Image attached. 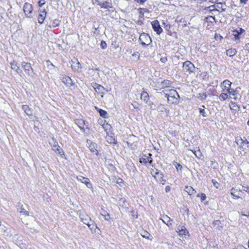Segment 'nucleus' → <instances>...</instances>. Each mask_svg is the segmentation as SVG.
Segmentation results:
<instances>
[{"label": "nucleus", "instance_id": "1", "mask_svg": "<svg viewBox=\"0 0 249 249\" xmlns=\"http://www.w3.org/2000/svg\"><path fill=\"white\" fill-rule=\"evenodd\" d=\"M79 217L84 224H86L92 232H95L97 228L94 221L84 212H80Z\"/></svg>", "mask_w": 249, "mask_h": 249}, {"label": "nucleus", "instance_id": "2", "mask_svg": "<svg viewBox=\"0 0 249 249\" xmlns=\"http://www.w3.org/2000/svg\"><path fill=\"white\" fill-rule=\"evenodd\" d=\"M165 97L170 104H178L179 102V95L175 89H170L166 90Z\"/></svg>", "mask_w": 249, "mask_h": 249}, {"label": "nucleus", "instance_id": "3", "mask_svg": "<svg viewBox=\"0 0 249 249\" xmlns=\"http://www.w3.org/2000/svg\"><path fill=\"white\" fill-rule=\"evenodd\" d=\"M139 39L141 41L142 45L143 46H147L152 42L150 36L145 33H143L140 35Z\"/></svg>", "mask_w": 249, "mask_h": 249}, {"label": "nucleus", "instance_id": "4", "mask_svg": "<svg viewBox=\"0 0 249 249\" xmlns=\"http://www.w3.org/2000/svg\"><path fill=\"white\" fill-rule=\"evenodd\" d=\"M152 174L158 182L162 185L165 183L166 180L163 178L164 176L161 172L156 169L155 171H153Z\"/></svg>", "mask_w": 249, "mask_h": 249}, {"label": "nucleus", "instance_id": "5", "mask_svg": "<svg viewBox=\"0 0 249 249\" xmlns=\"http://www.w3.org/2000/svg\"><path fill=\"white\" fill-rule=\"evenodd\" d=\"M21 66L23 68L24 71L27 74L31 76H33L34 73L30 63L26 62H22L21 63Z\"/></svg>", "mask_w": 249, "mask_h": 249}, {"label": "nucleus", "instance_id": "6", "mask_svg": "<svg viewBox=\"0 0 249 249\" xmlns=\"http://www.w3.org/2000/svg\"><path fill=\"white\" fill-rule=\"evenodd\" d=\"M183 68L184 71L189 73L193 72L195 69L194 64L190 61H186L183 63Z\"/></svg>", "mask_w": 249, "mask_h": 249}, {"label": "nucleus", "instance_id": "7", "mask_svg": "<svg viewBox=\"0 0 249 249\" xmlns=\"http://www.w3.org/2000/svg\"><path fill=\"white\" fill-rule=\"evenodd\" d=\"M71 67L74 71L80 72L82 71L81 65L77 59L71 60Z\"/></svg>", "mask_w": 249, "mask_h": 249}, {"label": "nucleus", "instance_id": "8", "mask_svg": "<svg viewBox=\"0 0 249 249\" xmlns=\"http://www.w3.org/2000/svg\"><path fill=\"white\" fill-rule=\"evenodd\" d=\"M152 28L157 34L160 35L162 32V29L160 27L159 22L158 20H155L151 22Z\"/></svg>", "mask_w": 249, "mask_h": 249}, {"label": "nucleus", "instance_id": "9", "mask_svg": "<svg viewBox=\"0 0 249 249\" xmlns=\"http://www.w3.org/2000/svg\"><path fill=\"white\" fill-rule=\"evenodd\" d=\"M52 149L57 154L60 155L61 157L64 155V152L63 149L59 146L58 142H54L52 145Z\"/></svg>", "mask_w": 249, "mask_h": 249}, {"label": "nucleus", "instance_id": "10", "mask_svg": "<svg viewBox=\"0 0 249 249\" xmlns=\"http://www.w3.org/2000/svg\"><path fill=\"white\" fill-rule=\"evenodd\" d=\"M231 83L228 80H224L220 85L221 88L222 89V91L227 92L231 89Z\"/></svg>", "mask_w": 249, "mask_h": 249}, {"label": "nucleus", "instance_id": "11", "mask_svg": "<svg viewBox=\"0 0 249 249\" xmlns=\"http://www.w3.org/2000/svg\"><path fill=\"white\" fill-rule=\"evenodd\" d=\"M23 11L26 16L30 18V15L32 14L33 11L32 5L29 3L26 2L23 6Z\"/></svg>", "mask_w": 249, "mask_h": 249}, {"label": "nucleus", "instance_id": "12", "mask_svg": "<svg viewBox=\"0 0 249 249\" xmlns=\"http://www.w3.org/2000/svg\"><path fill=\"white\" fill-rule=\"evenodd\" d=\"M11 68L13 70L15 71L19 74H21L22 73V71L20 69L19 67L18 66V64L17 62L15 60L12 61L10 63Z\"/></svg>", "mask_w": 249, "mask_h": 249}, {"label": "nucleus", "instance_id": "13", "mask_svg": "<svg viewBox=\"0 0 249 249\" xmlns=\"http://www.w3.org/2000/svg\"><path fill=\"white\" fill-rule=\"evenodd\" d=\"M77 178L78 180L80 181L83 183L85 184L88 188H92V185L90 183L89 179L88 178L80 176L77 177Z\"/></svg>", "mask_w": 249, "mask_h": 249}, {"label": "nucleus", "instance_id": "14", "mask_svg": "<svg viewBox=\"0 0 249 249\" xmlns=\"http://www.w3.org/2000/svg\"><path fill=\"white\" fill-rule=\"evenodd\" d=\"M176 231L178 233V235H186L188 234V231L186 228L183 226L181 225H178Z\"/></svg>", "mask_w": 249, "mask_h": 249}, {"label": "nucleus", "instance_id": "15", "mask_svg": "<svg viewBox=\"0 0 249 249\" xmlns=\"http://www.w3.org/2000/svg\"><path fill=\"white\" fill-rule=\"evenodd\" d=\"M39 13L38 17V21L39 23L42 24L46 17L47 12L45 9H44L42 11L39 10Z\"/></svg>", "mask_w": 249, "mask_h": 249}, {"label": "nucleus", "instance_id": "16", "mask_svg": "<svg viewBox=\"0 0 249 249\" xmlns=\"http://www.w3.org/2000/svg\"><path fill=\"white\" fill-rule=\"evenodd\" d=\"M62 81L68 87H70L73 84L71 79L68 76L63 77Z\"/></svg>", "mask_w": 249, "mask_h": 249}, {"label": "nucleus", "instance_id": "17", "mask_svg": "<svg viewBox=\"0 0 249 249\" xmlns=\"http://www.w3.org/2000/svg\"><path fill=\"white\" fill-rule=\"evenodd\" d=\"M235 142L237 145L240 147L243 146L244 144H248L249 142L248 141H244L241 137H236L235 138Z\"/></svg>", "mask_w": 249, "mask_h": 249}, {"label": "nucleus", "instance_id": "18", "mask_svg": "<svg viewBox=\"0 0 249 249\" xmlns=\"http://www.w3.org/2000/svg\"><path fill=\"white\" fill-rule=\"evenodd\" d=\"M95 91L99 94L104 93L105 88L102 86L95 83L93 86Z\"/></svg>", "mask_w": 249, "mask_h": 249}, {"label": "nucleus", "instance_id": "19", "mask_svg": "<svg viewBox=\"0 0 249 249\" xmlns=\"http://www.w3.org/2000/svg\"><path fill=\"white\" fill-rule=\"evenodd\" d=\"M101 7L104 9H109L112 7V4L107 1H105L99 3Z\"/></svg>", "mask_w": 249, "mask_h": 249}, {"label": "nucleus", "instance_id": "20", "mask_svg": "<svg viewBox=\"0 0 249 249\" xmlns=\"http://www.w3.org/2000/svg\"><path fill=\"white\" fill-rule=\"evenodd\" d=\"M141 99L144 101L146 104H148L149 95L147 92L143 91L141 93Z\"/></svg>", "mask_w": 249, "mask_h": 249}, {"label": "nucleus", "instance_id": "21", "mask_svg": "<svg viewBox=\"0 0 249 249\" xmlns=\"http://www.w3.org/2000/svg\"><path fill=\"white\" fill-rule=\"evenodd\" d=\"M184 191L190 196L195 194L196 192L192 186H185Z\"/></svg>", "mask_w": 249, "mask_h": 249}, {"label": "nucleus", "instance_id": "22", "mask_svg": "<svg viewBox=\"0 0 249 249\" xmlns=\"http://www.w3.org/2000/svg\"><path fill=\"white\" fill-rule=\"evenodd\" d=\"M22 108L27 115L31 116L32 115V111L28 106L23 105Z\"/></svg>", "mask_w": 249, "mask_h": 249}, {"label": "nucleus", "instance_id": "23", "mask_svg": "<svg viewBox=\"0 0 249 249\" xmlns=\"http://www.w3.org/2000/svg\"><path fill=\"white\" fill-rule=\"evenodd\" d=\"M231 194L234 198H239V192L237 189L232 188L231 190Z\"/></svg>", "mask_w": 249, "mask_h": 249}, {"label": "nucleus", "instance_id": "24", "mask_svg": "<svg viewBox=\"0 0 249 249\" xmlns=\"http://www.w3.org/2000/svg\"><path fill=\"white\" fill-rule=\"evenodd\" d=\"M140 17L142 18L144 13H149V10L147 8H140L138 9Z\"/></svg>", "mask_w": 249, "mask_h": 249}, {"label": "nucleus", "instance_id": "25", "mask_svg": "<svg viewBox=\"0 0 249 249\" xmlns=\"http://www.w3.org/2000/svg\"><path fill=\"white\" fill-rule=\"evenodd\" d=\"M171 84V82L168 80H165L163 81L161 83V87L162 89L169 87Z\"/></svg>", "mask_w": 249, "mask_h": 249}, {"label": "nucleus", "instance_id": "26", "mask_svg": "<svg viewBox=\"0 0 249 249\" xmlns=\"http://www.w3.org/2000/svg\"><path fill=\"white\" fill-rule=\"evenodd\" d=\"M236 50L235 49H231L227 51L226 54L230 57H232L236 53Z\"/></svg>", "mask_w": 249, "mask_h": 249}, {"label": "nucleus", "instance_id": "27", "mask_svg": "<svg viewBox=\"0 0 249 249\" xmlns=\"http://www.w3.org/2000/svg\"><path fill=\"white\" fill-rule=\"evenodd\" d=\"M230 107L231 110H233L235 111H237L239 109V107L238 105L236 103L232 102L230 104Z\"/></svg>", "mask_w": 249, "mask_h": 249}, {"label": "nucleus", "instance_id": "28", "mask_svg": "<svg viewBox=\"0 0 249 249\" xmlns=\"http://www.w3.org/2000/svg\"><path fill=\"white\" fill-rule=\"evenodd\" d=\"M228 98V94L227 92H223L219 96V98L221 101H224Z\"/></svg>", "mask_w": 249, "mask_h": 249}, {"label": "nucleus", "instance_id": "29", "mask_svg": "<svg viewBox=\"0 0 249 249\" xmlns=\"http://www.w3.org/2000/svg\"><path fill=\"white\" fill-rule=\"evenodd\" d=\"M163 218L164 219H166L165 220H168L167 221V222L166 223V224L169 227H172V224L171 222V221H173V219H171L169 217H168L167 215L163 216Z\"/></svg>", "mask_w": 249, "mask_h": 249}, {"label": "nucleus", "instance_id": "30", "mask_svg": "<svg viewBox=\"0 0 249 249\" xmlns=\"http://www.w3.org/2000/svg\"><path fill=\"white\" fill-rule=\"evenodd\" d=\"M144 157H145L147 158V160L149 161V165H152L153 160L152 158V154L151 153H148L147 155H144Z\"/></svg>", "mask_w": 249, "mask_h": 249}, {"label": "nucleus", "instance_id": "31", "mask_svg": "<svg viewBox=\"0 0 249 249\" xmlns=\"http://www.w3.org/2000/svg\"><path fill=\"white\" fill-rule=\"evenodd\" d=\"M147 158L144 156L140 158V163L146 165L147 163H149V161L147 160Z\"/></svg>", "mask_w": 249, "mask_h": 249}, {"label": "nucleus", "instance_id": "32", "mask_svg": "<svg viewBox=\"0 0 249 249\" xmlns=\"http://www.w3.org/2000/svg\"><path fill=\"white\" fill-rule=\"evenodd\" d=\"M60 21L58 19L53 20L52 24V26L53 27H57L60 24Z\"/></svg>", "mask_w": 249, "mask_h": 249}, {"label": "nucleus", "instance_id": "33", "mask_svg": "<svg viewBox=\"0 0 249 249\" xmlns=\"http://www.w3.org/2000/svg\"><path fill=\"white\" fill-rule=\"evenodd\" d=\"M157 109L159 112H164V111H165V110H166V109H165L164 105H163L162 104H160V105H159L158 106Z\"/></svg>", "mask_w": 249, "mask_h": 249}, {"label": "nucleus", "instance_id": "34", "mask_svg": "<svg viewBox=\"0 0 249 249\" xmlns=\"http://www.w3.org/2000/svg\"><path fill=\"white\" fill-rule=\"evenodd\" d=\"M227 93L229 94L228 96H229L230 97L232 98L231 96H234L236 94V91L231 88L230 91H228Z\"/></svg>", "mask_w": 249, "mask_h": 249}, {"label": "nucleus", "instance_id": "35", "mask_svg": "<svg viewBox=\"0 0 249 249\" xmlns=\"http://www.w3.org/2000/svg\"><path fill=\"white\" fill-rule=\"evenodd\" d=\"M99 112L100 113V115L101 116L104 117V118H106V115L107 114V111L103 110V109H100L99 110Z\"/></svg>", "mask_w": 249, "mask_h": 249}, {"label": "nucleus", "instance_id": "36", "mask_svg": "<svg viewBox=\"0 0 249 249\" xmlns=\"http://www.w3.org/2000/svg\"><path fill=\"white\" fill-rule=\"evenodd\" d=\"M240 33L237 30H235L233 31V36H234L235 39H239V35Z\"/></svg>", "mask_w": 249, "mask_h": 249}, {"label": "nucleus", "instance_id": "37", "mask_svg": "<svg viewBox=\"0 0 249 249\" xmlns=\"http://www.w3.org/2000/svg\"><path fill=\"white\" fill-rule=\"evenodd\" d=\"M174 165H175V167H176L177 171H179V170L181 171L182 170V166L180 163L176 162L175 164Z\"/></svg>", "mask_w": 249, "mask_h": 249}, {"label": "nucleus", "instance_id": "38", "mask_svg": "<svg viewBox=\"0 0 249 249\" xmlns=\"http://www.w3.org/2000/svg\"><path fill=\"white\" fill-rule=\"evenodd\" d=\"M20 210V213H22L23 215H29V212L26 211L24 208H21Z\"/></svg>", "mask_w": 249, "mask_h": 249}, {"label": "nucleus", "instance_id": "39", "mask_svg": "<svg viewBox=\"0 0 249 249\" xmlns=\"http://www.w3.org/2000/svg\"><path fill=\"white\" fill-rule=\"evenodd\" d=\"M100 46L102 49L104 50L107 48V44L105 41L102 40L101 42Z\"/></svg>", "mask_w": 249, "mask_h": 249}, {"label": "nucleus", "instance_id": "40", "mask_svg": "<svg viewBox=\"0 0 249 249\" xmlns=\"http://www.w3.org/2000/svg\"><path fill=\"white\" fill-rule=\"evenodd\" d=\"M199 113L202 115L203 117L207 116V114L205 111L204 109L199 108Z\"/></svg>", "mask_w": 249, "mask_h": 249}, {"label": "nucleus", "instance_id": "41", "mask_svg": "<svg viewBox=\"0 0 249 249\" xmlns=\"http://www.w3.org/2000/svg\"><path fill=\"white\" fill-rule=\"evenodd\" d=\"M102 215H103L105 217V219L106 220H109L110 218V215L108 213H107V214H104L103 213H102Z\"/></svg>", "mask_w": 249, "mask_h": 249}, {"label": "nucleus", "instance_id": "42", "mask_svg": "<svg viewBox=\"0 0 249 249\" xmlns=\"http://www.w3.org/2000/svg\"><path fill=\"white\" fill-rule=\"evenodd\" d=\"M136 2L140 4H142L145 2L146 0H134Z\"/></svg>", "mask_w": 249, "mask_h": 249}, {"label": "nucleus", "instance_id": "43", "mask_svg": "<svg viewBox=\"0 0 249 249\" xmlns=\"http://www.w3.org/2000/svg\"><path fill=\"white\" fill-rule=\"evenodd\" d=\"M45 3L44 0H40L38 2V5L40 7L42 6Z\"/></svg>", "mask_w": 249, "mask_h": 249}, {"label": "nucleus", "instance_id": "44", "mask_svg": "<svg viewBox=\"0 0 249 249\" xmlns=\"http://www.w3.org/2000/svg\"><path fill=\"white\" fill-rule=\"evenodd\" d=\"M206 198V196L205 194H203V193L201 194V200L202 201H203L205 200Z\"/></svg>", "mask_w": 249, "mask_h": 249}, {"label": "nucleus", "instance_id": "45", "mask_svg": "<svg viewBox=\"0 0 249 249\" xmlns=\"http://www.w3.org/2000/svg\"><path fill=\"white\" fill-rule=\"evenodd\" d=\"M221 223V221L220 220H215L213 222V225H218Z\"/></svg>", "mask_w": 249, "mask_h": 249}, {"label": "nucleus", "instance_id": "46", "mask_svg": "<svg viewBox=\"0 0 249 249\" xmlns=\"http://www.w3.org/2000/svg\"><path fill=\"white\" fill-rule=\"evenodd\" d=\"M241 190L246 192H248L249 190V187L248 186H242V189Z\"/></svg>", "mask_w": 249, "mask_h": 249}, {"label": "nucleus", "instance_id": "47", "mask_svg": "<svg viewBox=\"0 0 249 249\" xmlns=\"http://www.w3.org/2000/svg\"><path fill=\"white\" fill-rule=\"evenodd\" d=\"M170 190H171V188L169 185H167L166 186L165 189L166 192H169L170 191Z\"/></svg>", "mask_w": 249, "mask_h": 249}, {"label": "nucleus", "instance_id": "48", "mask_svg": "<svg viewBox=\"0 0 249 249\" xmlns=\"http://www.w3.org/2000/svg\"><path fill=\"white\" fill-rule=\"evenodd\" d=\"M233 249H247L246 248L243 247V246H238L237 248H234Z\"/></svg>", "mask_w": 249, "mask_h": 249}, {"label": "nucleus", "instance_id": "49", "mask_svg": "<svg viewBox=\"0 0 249 249\" xmlns=\"http://www.w3.org/2000/svg\"><path fill=\"white\" fill-rule=\"evenodd\" d=\"M167 60V59L166 57H162V58H160V61L163 63H165V62H166Z\"/></svg>", "mask_w": 249, "mask_h": 249}, {"label": "nucleus", "instance_id": "50", "mask_svg": "<svg viewBox=\"0 0 249 249\" xmlns=\"http://www.w3.org/2000/svg\"><path fill=\"white\" fill-rule=\"evenodd\" d=\"M212 182H213V185H214V186H215V187H216V188H218V186H216V184H218V183H217L216 181H214L213 180H212Z\"/></svg>", "mask_w": 249, "mask_h": 249}, {"label": "nucleus", "instance_id": "51", "mask_svg": "<svg viewBox=\"0 0 249 249\" xmlns=\"http://www.w3.org/2000/svg\"><path fill=\"white\" fill-rule=\"evenodd\" d=\"M241 3L246 4L248 0H240Z\"/></svg>", "mask_w": 249, "mask_h": 249}, {"label": "nucleus", "instance_id": "52", "mask_svg": "<svg viewBox=\"0 0 249 249\" xmlns=\"http://www.w3.org/2000/svg\"><path fill=\"white\" fill-rule=\"evenodd\" d=\"M165 219H164V218H163V219H161V220H162V221L164 223H165V224H166V223L167 222V221L168 220H165Z\"/></svg>", "mask_w": 249, "mask_h": 249}, {"label": "nucleus", "instance_id": "53", "mask_svg": "<svg viewBox=\"0 0 249 249\" xmlns=\"http://www.w3.org/2000/svg\"><path fill=\"white\" fill-rule=\"evenodd\" d=\"M148 105L150 106L151 108H153V104L151 105L150 103H148V104H147Z\"/></svg>", "mask_w": 249, "mask_h": 249}, {"label": "nucleus", "instance_id": "54", "mask_svg": "<svg viewBox=\"0 0 249 249\" xmlns=\"http://www.w3.org/2000/svg\"><path fill=\"white\" fill-rule=\"evenodd\" d=\"M79 128H80L81 130H83V131H85V130L83 127L80 126Z\"/></svg>", "mask_w": 249, "mask_h": 249}, {"label": "nucleus", "instance_id": "55", "mask_svg": "<svg viewBox=\"0 0 249 249\" xmlns=\"http://www.w3.org/2000/svg\"><path fill=\"white\" fill-rule=\"evenodd\" d=\"M47 62L50 63L51 64V65L52 66H53V67H55V66L54 65H53V63H51V62H50V61H48Z\"/></svg>", "mask_w": 249, "mask_h": 249}, {"label": "nucleus", "instance_id": "56", "mask_svg": "<svg viewBox=\"0 0 249 249\" xmlns=\"http://www.w3.org/2000/svg\"><path fill=\"white\" fill-rule=\"evenodd\" d=\"M239 30H240V32L239 33H241L242 32H243V31H244V30H243L241 28H239Z\"/></svg>", "mask_w": 249, "mask_h": 249}, {"label": "nucleus", "instance_id": "57", "mask_svg": "<svg viewBox=\"0 0 249 249\" xmlns=\"http://www.w3.org/2000/svg\"><path fill=\"white\" fill-rule=\"evenodd\" d=\"M94 70H95V71H99L98 68H95Z\"/></svg>", "mask_w": 249, "mask_h": 249}, {"label": "nucleus", "instance_id": "58", "mask_svg": "<svg viewBox=\"0 0 249 249\" xmlns=\"http://www.w3.org/2000/svg\"><path fill=\"white\" fill-rule=\"evenodd\" d=\"M247 124H248V125L249 126V120L248 121Z\"/></svg>", "mask_w": 249, "mask_h": 249}, {"label": "nucleus", "instance_id": "59", "mask_svg": "<svg viewBox=\"0 0 249 249\" xmlns=\"http://www.w3.org/2000/svg\"><path fill=\"white\" fill-rule=\"evenodd\" d=\"M244 215L246 216H248L249 215H247V214H243Z\"/></svg>", "mask_w": 249, "mask_h": 249}, {"label": "nucleus", "instance_id": "60", "mask_svg": "<svg viewBox=\"0 0 249 249\" xmlns=\"http://www.w3.org/2000/svg\"><path fill=\"white\" fill-rule=\"evenodd\" d=\"M195 155H196V156L198 157V156H197V155L195 153Z\"/></svg>", "mask_w": 249, "mask_h": 249}, {"label": "nucleus", "instance_id": "61", "mask_svg": "<svg viewBox=\"0 0 249 249\" xmlns=\"http://www.w3.org/2000/svg\"><path fill=\"white\" fill-rule=\"evenodd\" d=\"M198 153L200 154V151L199 150L198 151Z\"/></svg>", "mask_w": 249, "mask_h": 249}, {"label": "nucleus", "instance_id": "62", "mask_svg": "<svg viewBox=\"0 0 249 249\" xmlns=\"http://www.w3.org/2000/svg\"><path fill=\"white\" fill-rule=\"evenodd\" d=\"M81 121L83 123H84V121L81 120Z\"/></svg>", "mask_w": 249, "mask_h": 249}, {"label": "nucleus", "instance_id": "63", "mask_svg": "<svg viewBox=\"0 0 249 249\" xmlns=\"http://www.w3.org/2000/svg\"><path fill=\"white\" fill-rule=\"evenodd\" d=\"M143 236L145 237H146V235H143Z\"/></svg>", "mask_w": 249, "mask_h": 249}, {"label": "nucleus", "instance_id": "64", "mask_svg": "<svg viewBox=\"0 0 249 249\" xmlns=\"http://www.w3.org/2000/svg\"><path fill=\"white\" fill-rule=\"evenodd\" d=\"M143 236L145 237H146V235H143Z\"/></svg>", "mask_w": 249, "mask_h": 249}]
</instances>
